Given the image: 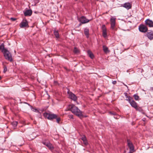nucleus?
Returning <instances> with one entry per match:
<instances>
[{
	"instance_id": "nucleus-13",
	"label": "nucleus",
	"mask_w": 153,
	"mask_h": 153,
	"mask_svg": "<svg viewBox=\"0 0 153 153\" xmlns=\"http://www.w3.org/2000/svg\"><path fill=\"white\" fill-rule=\"evenodd\" d=\"M28 26V23L27 21L25 20V21H22L20 24V26L21 27Z\"/></svg>"
},
{
	"instance_id": "nucleus-32",
	"label": "nucleus",
	"mask_w": 153,
	"mask_h": 153,
	"mask_svg": "<svg viewBox=\"0 0 153 153\" xmlns=\"http://www.w3.org/2000/svg\"><path fill=\"white\" fill-rule=\"evenodd\" d=\"M117 81H114L112 82L113 84L115 85Z\"/></svg>"
},
{
	"instance_id": "nucleus-15",
	"label": "nucleus",
	"mask_w": 153,
	"mask_h": 153,
	"mask_svg": "<svg viewBox=\"0 0 153 153\" xmlns=\"http://www.w3.org/2000/svg\"><path fill=\"white\" fill-rule=\"evenodd\" d=\"M32 13V10L30 9L26 10L24 11V15L25 16H30Z\"/></svg>"
},
{
	"instance_id": "nucleus-26",
	"label": "nucleus",
	"mask_w": 153,
	"mask_h": 153,
	"mask_svg": "<svg viewBox=\"0 0 153 153\" xmlns=\"http://www.w3.org/2000/svg\"><path fill=\"white\" fill-rule=\"evenodd\" d=\"M74 52L75 53H77L79 52V51L75 47L74 49Z\"/></svg>"
},
{
	"instance_id": "nucleus-22",
	"label": "nucleus",
	"mask_w": 153,
	"mask_h": 153,
	"mask_svg": "<svg viewBox=\"0 0 153 153\" xmlns=\"http://www.w3.org/2000/svg\"><path fill=\"white\" fill-rule=\"evenodd\" d=\"M54 34L56 38L57 39L59 38V34L58 30H54Z\"/></svg>"
},
{
	"instance_id": "nucleus-1",
	"label": "nucleus",
	"mask_w": 153,
	"mask_h": 153,
	"mask_svg": "<svg viewBox=\"0 0 153 153\" xmlns=\"http://www.w3.org/2000/svg\"><path fill=\"white\" fill-rule=\"evenodd\" d=\"M68 108L69 110L80 118L83 117L82 112L74 105L73 104L69 105L68 106Z\"/></svg>"
},
{
	"instance_id": "nucleus-7",
	"label": "nucleus",
	"mask_w": 153,
	"mask_h": 153,
	"mask_svg": "<svg viewBox=\"0 0 153 153\" xmlns=\"http://www.w3.org/2000/svg\"><path fill=\"white\" fill-rule=\"evenodd\" d=\"M79 21L82 24H85L88 22L89 21V20H88L84 16H82L79 19Z\"/></svg>"
},
{
	"instance_id": "nucleus-18",
	"label": "nucleus",
	"mask_w": 153,
	"mask_h": 153,
	"mask_svg": "<svg viewBox=\"0 0 153 153\" xmlns=\"http://www.w3.org/2000/svg\"><path fill=\"white\" fill-rule=\"evenodd\" d=\"M84 33L87 38H88L89 36V30L88 28H85L84 29Z\"/></svg>"
},
{
	"instance_id": "nucleus-10",
	"label": "nucleus",
	"mask_w": 153,
	"mask_h": 153,
	"mask_svg": "<svg viewBox=\"0 0 153 153\" xmlns=\"http://www.w3.org/2000/svg\"><path fill=\"white\" fill-rule=\"evenodd\" d=\"M145 24L149 27H153V22L149 19H147L145 21Z\"/></svg>"
},
{
	"instance_id": "nucleus-34",
	"label": "nucleus",
	"mask_w": 153,
	"mask_h": 153,
	"mask_svg": "<svg viewBox=\"0 0 153 153\" xmlns=\"http://www.w3.org/2000/svg\"><path fill=\"white\" fill-rule=\"evenodd\" d=\"M1 76H0V80L1 79Z\"/></svg>"
},
{
	"instance_id": "nucleus-8",
	"label": "nucleus",
	"mask_w": 153,
	"mask_h": 153,
	"mask_svg": "<svg viewBox=\"0 0 153 153\" xmlns=\"http://www.w3.org/2000/svg\"><path fill=\"white\" fill-rule=\"evenodd\" d=\"M127 145L130 151L134 150V146L131 141L130 140L128 139L127 140Z\"/></svg>"
},
{
	"instance_id": "nucleus-4",
	"label": "nucleus",
	"mask_w": 153,
	"mask_h": 153,
	"mask_svg": "<svg viewBox=\"0 0 153 153\" xmlns=\"http://www.w3.org/2000/svg\"><path fill=\"white\" fill-rule=\"evenodd\" d=\"M44 116L45 117L50 120H52L57 117V115L55 114H50L46 113H44Z\"/></svg>"
},
{
	"instance_id": "nucleus-19",
	"label": "nucleus",
	"mask_w": 153,
	"mask_h": 153,
	"mask_svg": "<svg viewBox=\"0 0 153 153\" xmlns=\"http://www.w3.org/2000/svg\"><path fill=\"white\" fill-rule=\"evenodd\" d=\"M88 54L91 59H93L94 58V56L91 51L88 50Z\"/></svg>"
},
{
	"instance_id": "nucleus-31",
	"label": "nucleus",
	"mask_w": 153,
	"mask_h": 153,
	"mask_svg": "<svg viewBox=\"0 0 153 153\" xmlns=\"http://www.w3.org/2000/svg\"><path fill=\"white\" fill-rule=\"evenodd\" d=\"M10 19L13 21H15L16 20V19L13 18H11Z\"/></svg>"
},
{
	"instance_id": "nucleus-6",
	"label": "nucleus",
	"mask_w": 153,
	"mask_h": 153,
	"mask_svg": "<svg viewBox=\"0 0 153 153\" xmlns=\"http://www.w3.org/2000/svg\"><path fill=\"white\" fill-rule=\"evenodd\" d=\"M102 35L104 38L107 37V29L105 25H102Z\"/></svg>"
},
{
	"instance_id": "nucleus-14",
	"label": "nucleus",
	"mask_w": 153,
	"mask_h": 153,
	"mask_svg": "<svg viewBox=\"0 0 153 153\" xmlns=\"http://www.w3.org/2000/svg\"><path fill=\"white\" fill-rule=\"evenodd\" d=\"M147 37L150 40L153 39V31H150L147 33L146 34Z\"/></svg>"
},
{
	"instance_id": "nucleus-29",
	"label": "nucleus",
	"mask_w": 153,
	"mask_h": 153,
	"mask_svg": "<svg viewBox=\"0 0 153 153\" xmlns=\"http://www.w3.org/2000/svg\"><path fill=\"white\" fill-rule=\"evenodd\" d=\"M60 120V118H57L56 119V121L57 123H59V122Z\"/></svg>"
},
{
	"instance_id": "nucleus-9",
	"label": "nucleus",
	"mask_w": 153,
	"mask_h": 153,
	"mask_svg": "<svg viewBox=\"0 0 153 153\" xmlns=\"http://www.w3.org/2000/svg\"><path fill=\"white\" fill-rule=\"evenodd\" d=\"M115 18L112 17L110 19L111 22V27L112 30H114V26L115 25Z\"/></svg>"
},
{
	"instance_id": "nucleus-20",
	"label": "nucleus",
	"mask_w": 153,
	"mask_h": 153,
	"mask_svg": "<svg viewBox=\"0 0 153 153\" xmlns=\"http://www.w3.org/2000/svg\"><path fill=\"white\" fill-rule=\"evenodd\" d=\"M5 50H7L4 48V45L3 44H2L0 45V50L3 53L5 51Z\"/></svg>"
},
{
	"instance_id": "nucleus-33",
	"label": "nucleus",
	"mask_w": 153,
	"mask_h": 153,
	"mask_svg": "<svg viewBox=\"0 0 153 153\" xmlns=\"http://www.w3.org/2000/svg\"><path fill=\"white\" fill-rule=\"evenodd\" d=\"M69 117L70 118L73 119V116L72 115H70L69 116Z\"/></svg>"
},
{
	"instance_id": "nucleus-30",
	"label": "nucleus",
	"mask_w": 153,
	"mask_h": 153,
	"mask_svg": "<svg viewBox=\"0 0 153 153\" xmlns=\"http://www.w3.org/2000/svg\"><path fill=\"white\" fill-rule=\"evenodd\" d=\"M109 113L111 115H115L116 114V113H115V112H109Z\"/></svg>"
},
{
	"instance_id": "nucleus-25",
	"label": "nucleus",
	"mask_w": 153,
	"mask_h": 153,
	"mask_svg": "<svg viewBox=\"0 0 153 153\" xmlns=\"http://www.w3.org/2000/svg\"><path fill=\"white\" fill-rule=\"evenodd\" d=\"M134 99L136 100H138L139 98V97L138 95H137L136 94H135L134 95Z\"/></svg>"
},
{
	"instance_id": "nucleus-11",
	"label": "nucleus",
	"mask_w": 153,
	"mask_h": 153,
	"mask_svg": "<svg viewBox=\"0 0 153 153\" xmlns=\"http://www.w3.org/2000/svg\"><path fill=\"white\" fill-rule=\"evenodd\" d=\"M68 93L69 94V97L73 100L74 101H76L77 99L76 96L74 94L72 93L71 92H68Z\"/></svg>"
},
{
	"instance_id": "nucleus-21",
	"label": "nucleus",
	"mask_w": 153,
	"mask_h": 153,
	"mask_svg": "<svg viewBox=\"0 0 153 153\" xmlns=\"http://www.w3.org/2000/svg\"><path fill=\"white\" fill-rule=\"evenodd\" d=\"M28 105L30 106L31 110L34 112L39 113V111L36 108H33L32 106L30 105V104L27 103Z\"/></svg>"
},
{
	"instance_id": "nucleus-23",
	"label": "nucleus",
	"mask_w": 153,
	"mask_h": 153,
	"mask_svg": "<svg viewBox=\"0 0 153 153\" xmlns=\"http://www.w3.org/2000/svg\"><path fill=\"white\" fill-rule=\"evenodd\" d=\"M18 123L17 121H13L12 123L11 124L14 127V128L16 127Z\"/></svg>"
},
{
	"instance_id": "nucleus-2",
	"label": "nucleus",
	"mask_w": 153,
	"mask_h": 153,
	"mask_svg": "<svg viewBox=\"0 0 153 153\" xmlns=\"http://www.w3.org/2000/svg\"><path fill=\"white\" fill-rule=\"evenodd\" d=\"M127 99L126 100L127 101H128L131 106L134 108H137V104L133 100L132 98L129 96L127 95V94L126 93H124Z\"/></svg>"
},
{
	"instance_id": "nucleus-24",
	"label": "nucleus",
	"mask_w": 153,
	"mask_h": 153,
	"mask_svg": "<svg viewBox=\"0 0 153 153\" xmlns=\"http://www.w3.org/2000/svg\"><path fill=\"white\" fill-rule=\"evenodd\" d=\"M103 50L105 52H107L108 50V49L107 47L105 46H103Z\"/></svg>"
},
{
	"instance_id": "nucleus-12",
	"label": "nucleus",
	"mask_w": 153,
	"mask_h": 153,
	"mask_svg": "<svg viewBox=\"0 0 153 153\" xmlns=\"http://www.w3.org/2000/svg\"><path fill=\"white\" fill-rule=\"evenodd\" d=\"M43 143L46 145L49 149L52 150L53 149V147L52 145L49 142H43Z\"/></svg>"
},
{
	"instance_id": "nucleus-28",
	"label": "nucleus",
	"mask_w": 153,
	"mask_h": 153,
	"mask_svg": "<svg viewBox=\"0 0 153 153\" xmlns=\"http://www.w3.org/2000/svg\"><path fill=\"white\" fill-rule=\"evenodd\" d=\"M7 71V68L6 66H4V71L3 72L5 73Z\"/></svg>"
},
{
	"instance_id": "nucleus-5",
	"label": "nucleus",
	"mask_w": 153,
	"mask_h": 153,
	"mask_svg": "<svg viewBox=\"0 0 153 153\" xmlns=\"http://www.w3.org/2000/svg\"><path fill=\"white\" fill-rule=\"evenodd\" d=\"M139 29L140 32L145 33L148 30L147 27L143 25H140L139 27Z\"/></svg>"
},
{
	"instance_id": "nucleus-3",
	"label": "nucleus",
	"mask_w": 153,
	"mask_h": 153,
	"mask_svg": "<svg viewBox=\"0 0 153 153\" xmlns=\"http://www.w3.org/2000/svg\"><path fill=\"white\" fill-rule=\"evenodd\" d=\"M3 53L5 59L11 62L13 61V59L11 53L7 50H5Z\"/></svg>"
},
{
	"instance_id": "nucleus-17",
	"label": "nucleus",
	"mask_w": 153,
	"mask_h": 153,
	"mask_svg": "<svg viewBox=\"0 0 153 153\" xmlns=\"http://www.w3.org/2000/svg\"><path fill=\"white\" fill-rule=\"evenodd\" d=\"M81 140L83 141V143L85 145H87L88 143L86 137L85 135L82 136L81 138Z\"/></svg>"
},
{
	"instance_id": "nucleus-16",
	"label": "nucleus",
	"mask_w": 153,
	"mask_h": 153,
	"mask_svg": "<svg viewBox=\"0 0 153 153\" xmlns=\"http://www.w3.org/2000/svg\"><path fill=\"white\" fill-rule=\"evenodd\" d=\"M123 7L127 9L128 10L131 7V5L129 3H125L123 4Z\"/></svg>"
},
{
	"instance_id": "nucleus-27",
	"label": "nucleus",
	"mask_w": 153,
	"mask_h": 153,
	"mask_svg": "<svg viewBox=\"0 0 153 153\" xmlns=\"http://www.w3.org/2000/svg\"><path fill=\"white\" fill-rule=\"evenodd\" d=\"M136 110L138 111H140L142 110V108L140 107H138L137 106V108H135Z\"/></svg>"
}]
</instances>
